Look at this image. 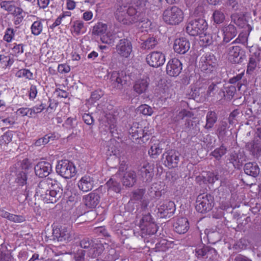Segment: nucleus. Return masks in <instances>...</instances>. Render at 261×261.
<instances>
[{
	"label": "nucleus",
	"mask_w": 261,
	"mask_h": 261,
	"mask_svg": "<svg viewBox=\"0 0 261 261\" xmlns=\"http://www.w3.org/2000/svg\"><path fill=\"white\" fill-rule=\"evenodd\" d=\"M13 1H4L0 3V7L10 13L15 6Z\"/></svg>",
	"instance_id": "obj_50"
},
{
	"label": "nucleus",
	"mask_w": 261,
	"mask_h": 261,
	"mask_svg": "<svg viewBox=\"0 0 261 261\" xmlns=\"http://www.w3.org/2000/svg\"><path fill=\"white\" fill-rule=\"evenodd\" d=\"M221 30L223 34V39L222 42L223 44L229 42L237 34L236 27L231 24L223 27Z\"/></svg>",
	"instance_id": "obj_20"
},
{
	"label": "nucleus",
	"mask_w": 261,
	"mask_h": 261,
	"mask_svg": "<svg viewBox=\"0 0 261 261\" xmlns=\"http://www.w3.org/2000/svg\"><path fill=\"white\" fill-rule=\"evenodd\" d=\"M225 89V92H226V95L229 98H232L236 92V87L232 85L226 87Z\"/></svg>",
	"instance_id": "obj_62"
},
{
	"label": "nucleus",
	"mask_w": 261,
	"mask_h": 261,
	"mask_svg": "<svg viewBox=\"0 0 261 261\" xmlns=\"http://www.w3.org/2000/svg\"><path fill=\"white\" fill-rule=\"evenodd\" d=\"M106 185L108 190H112L116 193H119L121 191L120 184L113 178L110 179Z\"/></svg>",
	"instance_id": "obj_38"
},
{
	"label": "nucleus",
	"mask_w": 261,
	"mask_h": 261,
	"mask_svg": "<svg viewBox=\"0 0 261 261\" xmlns=\"http://www.w3.org/2000/svg\"><path fill=\"white\" fill-rule=\"evenodd\" d=\"M104 244L94 243L93 246L87 251V254L92 258H95L104 251Z\"/></svg>",
	"instance_id": "obj_28"
},
{
	"label": "nucleus",
	"mask_w": 261,
	"mask_h": 261,
	"mask_svg": "<svg viewBox=\"0 0 261 261\" xmlns=\"http://www.w3.org/2000/svg\"><path fill=\"white\" fill-rule=\"evenodd\" d=\"M193 116V114L190 111L183 109L181 110L174 118L175 121H178L180 119H183L185 118H191Z\"/></svg>",
	"instance_id": "obj_43"
},
{
	"label": "nucleus",
	"mask_w": 261,
	"mask_h": 261,
	"mask_svg": "<svg viewBox=\"0 0 261 261\" xmlns=\"http://www.w3.org/2000/svg\"><path fill=\"white\" fill-rule=\"evenodd\" d=\"M221 85V83L211 84L208 86V89L207 90V94L208 95L211 96L212 93H214V92H218L219 91V93L222 92L223 94L225 96V91L222 90L221 87H220Z\"/></svg>",
	"instance_id": "obj_41"
},
{
	"label": "nucleus",
	"mask_w": 261,
	"mask_h": 261,
	"mask_svg": "<svg viewBox=\"0 0 261 261\" xmlns=\"http://www.w3.org/2000/svg\"><path fill=\"white\" fill-rule=\"evenodd\" d=\"M63 193V189L60 184L56 180V183H53L50 189L48 190L46 195L42 199L47 203H54L57 202L61 197Z\"/></svg>",
	"instance_id": "obj_8"
},
{
	"label": "nucleus",
	"mask_w": 261,
	"mask_h": 261,
	"mask_svg": "<svg viewBox=\"0 0 261 261\" xmlns=\"http://www.w3.org/2000/svg\"><path fill=\"white\" fill-rule=\"evenodd\" d=\"M103 91L100 89H97L92 92L91 98L95 101L99 100L103 95Z\"/></svg>",
	"instance_id": "obj_58"
},
{
	"label": "nucleus",
	"mask_w": 261,
	"mask_h": 261,
	"mask_svg": "<svg viewBox=\"0 0 261 261\" xmlns=\"http://www.w3.org/2000/svg\"><path fill=\"white\" fill-rule=\"evenodd\" d=\"M151 223H155L153 221V219L151 217V216L149 213H147V214H145L143 215L142 218L140 221V228H144L145 226H147L149 224Z\"/></svg>",
	"instance_id": "obj_48"
},
{
	"label": "nucleus",
	"mask_w": 261,
	"mask_h": 261,
	"mask_svg": "<svg viewBox=\"0 0 261 261\" xmlns=\"http://www.w3.org/2000/svg\"><path fill=\"white\" fill-rule=\"evenodd\" d=\"M35 174L40 178L47 176L51 171V166L47 162H39L34 168Z\"/></svg>",
	"instance_id": "obj_17"
},
{
	"label": "nucleus",
	"mask_w": 261,
	"mask_h": 261,
	"mask_svg": "<svg viewBox=\"0 0 261 261\" xmlns=\"http://www.w3.org/2000/svg\"><path fill=\"white\" fill-rule=\"evenodd\" d=\"M54 235L60 241H70L72 238V232L70 228L61 227L53 230Z\"/></svg>",
	"instance_id": "obj_18"
},
{
	"label": "nucleus",
	"mask_w": 261,
	"mask_h": 261,
	"mask_svg": "<svg viewBox=\"0 0 261 261\" xmlns=\"http://www.w3.org/2000/svg\"><path fill=\"white\" fill-rule=\"evenodd\" d=\"M175 205L173 201L166 200L161 203L158 212L160 214L161 217L170 218L175 211Z\"/></svg>",
	"instance_id": "obj_15"
},
{
	"label": "nucleus",
	"mask_w": 261,
	"mask_h": 261,
	"mask_svg": "<svg viewBox=\"0 0 261 261\" xmlns=\"http://www.w3.org/2000/svg\"><path fill=\"white\" fill-rule=\"evenodd\" d=\"M8 220L14 223H21L25 220V217L22 215H17L10 213Z\"/></svg>",
	"instance_id": "obj_51"
},
{
	"label": "nucleus",
	"mask_w": 261,
	"mask_h": 261,
	"mask_svg": "<svg viewBox=\"0 0 261 261\" xmlns=\"http://www.w3.org/2000/svg\"><path fill=\"white\" fill-rule=\"evenodd\" d=\"M224 11L225 9L223 7L214 11L213 14V18L214 22L217 24H220L224 22L225 19V15L224 13Z\"/></svg>",
	"instance_id": "obj_33"
},
{
	"label": "nucleus",
	"mask_w": 261,
	"mask_h": 261,
	"mask_svg": "<svg viewBox=\"0 0 261 261\" xmlns=\"http://www.w3.org/2000/svg\"><path fill=\"white\" fill-rule=\"evenodd\" d=\"M86 28L84 26V23L81 20H76L72 23L71 32L76 35H79L80 34H83L86 32Z\"/></svg>",
	"instance_id": "obj_31"
},
{
	"label": "nucleus",
	"mask_w": 261,
	"mask_h": 261,
	"mask_svg": "<svg viewBox=\"0 0 261 261\" xmlns=\"http://www.w3.org/2000/svg\"><path fill=\"white\" fill-rule=\"evenodd\" d=\"M157 44L158 41L154 37H149L143 42L142 47L144 49H150L153 48Z\"/></svg>",
	"instance_id": "obj_45"
},
{
	"label": "nucleus",
	"mask_w": 261,
	"mask_h": 261,
	"mask_svg": "<svg viewBox=\"0 0 261 261\" xmlns=\"http://www.w3.org/2000/svg\"><path fill=\"white\" fill-rule=\"evenodd\" d=\"M147 3V0H137L135 4L137 8L133 6L119 5L115 12V18L123 24L130 25L139 22V28H147L150 25V22L144 17Z\"/></svg>",
	"instance_id": "obj_1"
},
{
	"label": "nucleus",
	"mask_w": 261,
	"mask_h": 261,
	"mask_svg": "<svg viewBox=\"0 0 261 261\" xmlns=\"http://www.w3.org/2000/svg\"><path fill=\"white\" fill-rule=\"evenodd\" d=\"M23 45L22 44H15L12 48V55L15 56H17L19 54L23 53Z\"/></svg>",
	"instance_id": "obj_57"
},
{
	"label": "nucleus",
	"mask_w": 261,
	"mask_h": 261,
	"mask_svg": "<svg viewBox=\"0 0 261 261\" xmlns=\"http://www.w3.org/2000/svg\"><path fill=\"white\" fill-rule=\"evenodd\" d=\"M227 151V148L224 145H222L220 147L216 148L212 152L211 154L215 158L219 160L223 155L226 154Z\"/></svg>",
	"instance_id": "obj_40"
},
{
	"label": "nucleus",
	"mask_w": 261,
	"mask_h": 261,
	"mask_svg": "<svg viewBox=\"0 0 261 261\" xmlns=\"http://www.w3.org/2000/svg\"><path fill=\"white\" fill-rule=\"evenodd\" d=\"M14 36V31L12 29H7L6 32L4 36V39L8 42H10Z\"/></svg>",
	"instance_id": "obj_64"
},
{
	"label": "nucleus",
	"mask_w": 261,
	"mask_h": 261,
	"mask_svg": "<svg viewBox=\"0 0 261 261\" xmlns=\"http://www.w3.org/2000/svg\"><path fill=\"white\" fill-rule=\"evenodd\" d=\"M228 174L227 170L222 168L218 169L215 172H211L207 176V181L209 183L213 184L216 181L222 180L224 176Z\"/></svg>",
	"instance_id": "obj_26"
},
{
	"label": "nucleus",
	"mask_w": 261,
	"mask_h": 261,
	"mask_svg": "<svg viewBox=\"0 0 261 261\" xmlns=\"http://www.w3.org/2000/svg\"><path fill=\"white\" fill-rule=\"evenodd\" d=\"M94 243L93 240L88 238H85L81 241L80 244L82 248L88 250L93 246Z\"/></svg>",
	"instance_id": "obj_49"
},
{
	"label": "nucleus",
	"mask_w": 261,
	"mask_h": 261,
	"mask_svg": "<svg viewBox=\"0 0 261 261\" xmlns=\"http://www.w3.org/2000/svg\"><path fill=\"white\" fill-rule=\"evenodd\" d=\"M214 205V197L207 193L200 194L197 197L195 208L200 213L210 211Z\"/></svg>",
	"instance_id": "obj_3"
},
{
	"label": "nucleus",
	"mask_w": 261,
	"mask_h": 261,
	"mask_svg": "<svg viewBox=\"0 0 261 261\" xmlns=\"http://www.w3.org/2000/svg\"><path fill=\"white\" fill-rule=\"evenodd\" d=\"M31 29L32 34L37 36L41 34L43 29V24L41 21H36L33 22Z\"/></svg>",
	"instance_id": "obj_42"
},
{
	"label": "nucleus",
	"mask_w": 261,
	"mask_h": 261,
	"mask_svg": "<svg viewBox=\"0 0 261 261\" xmlns=\"http://www.w3.org/2000/svg\"><path fill=\"white\" fill-rule=\"evenodd\" d=\"M100 196L95 192H92L83 197V202L88 208H95L99 202Z\"/></svg>",
	"instance_id": "obj_19"
},
{
	"label": "nucleus",
	"mask_w": 261,
	"mask_h": 261,
	"mask_svg": "<svg viewBox=\"0 0 261 261\" xmlns=\"http://www.w3.org/2000/svg\"><path fill=\"white\" fill-rule=\"evenodd\" d=\"M141 230L142 231V233L152 235L155 234L158 230V226L155 223H151L145 226L144 228H141Z\"/></svg>",
	"instance_id": "obj_39"
},
{
	"label": "nucleus",
	"mask_w": 261,
	"mask_h": 261,
	"mask_svg": "<svg viewBox=\"0 0 261 261\" xmlns=\"http://www.w3.org/2000/svg\"><path fill=\"white\" fill-rule=\"evenodd\" d=\"M190 48V43L187 38L182 37L175 40L173 49L176 53L185 54L189 50Z\"/></svg>",
	"instance_id": "obj_16"
},
{
	"label": "nucleus",
	"mask_w": 261,
	"mask_h": 261,
	"mask_svg": "<svg viewBox=\"0 0 261 261\" xmlns=\"http://www.w3.org/2000/svg\"><path fill=\"white\" fill-rule=\"evenodd\" d=\"M162 152V149L160 148L159 144H154L152 145L148 151V153L152 158L160 154Z\"/></svg>",
	"instance_id": "obj_52"
},
{
	"label": "nucleus",
	"mask_w": 261,
	"mask_h": 261,
	"mask_svg": "<svg viewBox=\"0 0 261 261\" xmlns=\"http://www.w3.org/2000/svg\"><path fill=\"white\" fill-rule=\"evenodd\" d=\"M137 175L135 171L129 170L126 172L122 178L123 186L127 187H133L136 182Z\"/></svg>",
	"instance_id": "obj_25"
},
{
	"label": "nucleus",
	"mask_w": 261,
	"mask_h": 261,
	"mask_svg": "<svg viewBox=\"0 0 261 261\" xmlns=\"http://www.w3.org/2000/svg\"><path fill=\"white\" fill-rule=\"evenodd\" d=\"M227 127L228 124L226 121H221L219 123L217 130V134L219 137H223L225 136Z\"/></svg>",
	"instance_id": "obj_46"
},
{
	"label": "nucleus",
	"mask_w": 261,
	"mask_h": 261,
	"mask_svg": "<svg viewBox=\"0 0 261 261\" xmlns=\"http://www.w3.org/2000/svg\"><path fill=\"white\" fill-rule=\"evenodd\" d=\"M245 173L253 177H256L259 173V168L255 163H248L244 166Z\"/></svg>",
	"instance_id": "obj_29"
},
{
	"label": "nucleus",
	"mask_w": 261,
	"mask_h": 261,
	"mask_svg": "<svg viewBox=\"0 0 261 261\" xmlns=\"http://www.w3.org/2000/svg\"><path fill=\"white\" fill-rule=\"evenodd\" d=\"M53 183H56V180L49 178L40 181L36 189L35 197L42 200Z\"/></svg>",
	"instance_id": "obj_13"
},
{
	"label": "nucleus",
	"mask_w": 261,
	"mask_h": 261,
	"mask_svg": "<svg viewBox=\"0 0 261 261\" xmlns=\"http://www.w3.org/2000/svg\"><path fill=\"white\" fill-rule=\"evenodd\" d=\"M104 248L105 261H115L118 258V255L114 248L106 243L104 244Z\"/></svg>",
	"instance_id": "obj_27"
},
{
	"label": "nucleus",
	"mask_w": 261,
	"mask_h": 261,
	"mask_svg": "<svg viewBox=\"0 0 261 261\" xmlns=\"http://www.w3.org/2000/svg\"><path fill=\"white\" fill-rule=\"evenodd\" d=\"M57 173L65 178H71L76 173V170L72 162L68 160H61L56 166Z\"/></svg>",
	"instance_id": "obj_4"
},
{
	"label": "nucleus",
	"mask_w": 261,
	"mask_h": 261,
	"mask_svg": "<svg viewBox=\"0 0 261 261\" xmlns=\"http://www.w3.org/2000/svg\"><path fill=\"white\" fill-rule=\"evenodd\" d=\"M149 83L146 79L138 80L134 85V91L139 94L146 92L148 87Z\"/></svg>",
	"instance_id": "obj_30"
},
{
	"label": "nucleus",
	"mask_w": 261,
	"mask_h": 261,
	"mask_svg": "<svg viewBox=\"0 0 261 261\" xmlns=\"http://www.w3.org/2000/svg\"><path fill=\"white\" fill-rule=\"evenodd\" d=\"M58 70L61 74H65L70 71V67L66 64H59L58 67Z\"/></svg>",
	"instance_id": "obj_61"
},
{
	"label": "nucleus",
	"mask_w": 261,
	"mask_h": 261,
	"mask_svg": "<svg viewBox=\"0 0 261 261\" xmlns=\"http://www.w3.org/2000/svg\"><path fill=\"white\" fill-rule=\"evenodd\" d=\"M134 124L129 129V133L132 135L134 139H138L144 137V131L142 127Z\"/></svg>",
	"instance_id": "obj_35"
},
{
	"label": "nucleus",
	"mask_w": 261,
	"mask_h": 261,
	"mask_svg": "<svg viewBox=\"0 0 261 261\" xmlns=\"http://www.w3.org/2000/svg\"><path fill=\"white\" fill-rule=\"evenodd\" d=\"M182 65L181 62L177 58L170 60L166 66L167 74L172 77H177L181 73Z\"/></svg>",
	"instance_id": "obj_12"
},
{
	"label": "nucleus",
	"mask_w": 261,
	"mask_h": 261,
	"mask_svg": "<svg viewBox=\"0 0 261 261\" xmlns=\"http://www.w3.org/2000/svg\"><path fill=\"white\" fill-rule=\"evenodd\" d=\"M27 179V174L25 172H22L17 175V181L22 186L26 184Z\"/></svg>",
	"instance_id": "obj_63"
},
{
	"label": "nucleus",
	"mask_w": 261,
	"mask_h": 261,
	"mask_svg": "<svg viewBox=\"0 0 261 261\" xmlns=\"http://www.w3.org/2000/svg\"><path fill=\"white\" fill-rule=\"evenodd\" d=\"M217 115L214 111H208L206 114V122L204 127L206 129L212 128L217 121Z\"/></svg>",
	"instance_id": "obj_32"
},
{
	"label": "nucleus",
	"mask_w": 261,
	"mask_h": 261,
	"mask_svg": "<svg viewBox=\"0 0 261 261\" xmlns=\"http://www.w3.org/2000/svg\"><path fill=\"white\" fill-rule=\"evenodd\" d=\"M247 247V241L245 239H240L234 245L236 249L244 250Z\"/></svg>",
	"instance_id": "obj_59"
},
{
	"label": "nucleus",
	"mask_w": 261,
	"mask_h": 261,
	"mask_svg": "<svg viewBox=\"0 0 261 261\" xmlns=\"http://www.w3.org/2000/svg\"><path fill=\"white\" fill-rule=\"evenodd\" d=\"M152 169L149 165H144L140 170L142 177L146 181L151 180L152 177Z\"/></svg>",
	"instance_id": "obj_36"
},
{
	"label": "nucleus",
	"mask_w": 261,
	"mask_h": 261,
	"mask_svg": "<svg viewBox=\"0 0 261 261\" xmlns=\"http://www.w3.org/2000/svg\"><path fill=\"white\" fill-rule=\"evenodd\" d=\"M240 36L226 46V53L228 60L232 63L239 64L242 62L243 58L241 54V47L234 44L240 43Z\"/></svg>",
	"instance_id": "obj_5"
},
{
	"label": "nucleus",
	"mask_w": 261,
	"mask_h": 261,
	"mask_svg": "<svg viewBox=\"0 0 261 261\" xmlns=\"http://www.w3.org/2000/svg\"><path fill=\"white\" fill-rule=\"evenodd\" d=\"M145 193V190L137 189L133 192V198L136 200H139L142 199Z\"/></svg>",
	"instance_id": "obj_60"
},
{
	"label": "nucleus",
	"mask_w": 261,
	"mask_h": 261,
	"mask_svg": "<svg viewBox=\"0 0 261 261\" xmlns=\"http://www.w3.org/2000/svg\"><path fill=\"white\" fill-rule=\"evenodd\" d=\"M116 51L121 57L128 58L133 50L131 42L126 39L119 40L116 46Z\"/></svg>",
	"instance_id": "obj_11"
},
{
	"label": "nucleus",
	"mask_w": 261,
	"mask_h": 261,
	"mask_svg": "<svg viewBox=\"0 0 261 261\" xmlns=\"http://www.w3.org/2000/svg\"><path fill=\"white\" fill-rule=\"evenodd\" d=\"M107 30V24L99 22L94 26L92 34L95 35H103L106 33Z\"/></svg>",
	"instance_id": "obj_37"
},
{
	"label": "nucleus",
	"mask_w": 261,
	"mask_h": 261,
	"mask_svg": "<svg viewBox=\"0 0 261 261\" xmlns=\"http://www.w3.org/2000/svg\"><path fill=\"white\" fill-rule=\"evenodd\" d=\"M140 112L144 115L151 116L153 113L151 107L147 105H142L139 107Z\"/></svg>",
	"instance_id": "obj_54"
},
{
	"label": "nucleus",
	"mask_w": 261,
	"mask_h": 261,
	"mask_svg": "<svg viewBox=\"0 0 261 261\" xmlns=\"http://www.w3.org/2000/svg\"><path fill=\"white\" fill-rule=\"evenodd\" d=\"M65 194L68 196L67 202L75 204L81 201V196L77 190L71 189L69 191H66Z\"/></svg>",
	"instance_id": "obj_34"
},
{
	"label": "nucleus",
	"mask_w": 261,
	"mask_h": 261,
	"mask_svg": "<svg viewBox=\"0 0 261 261\" xmlns=\"http://www.w3.org/2000/svg\"><path fill=\"white\" fill-rule=\"evenodd\" d=\"M127 76L124 71H113L112 72L110 81L113 88L121 90L123 85L126 84Z\"/></svg>",
	"instance_id": "obj_10"
},
{
	"label": "nucleus",
	"mask_w": 261,
	"mask_h": 261,
	"mask_svg": "<svg viewBox=\"0 0 261 261\" xmlns=\"http://www.w3.org/2000/svg\"><path fill=\"white\" fill-rule=\"evenodd\" d=\"M146 60L150 66L158 67L165 63V56L160 51H153L146 56Z\"/></svg>",
	"instance_id": "obj_14"
},
{
	"label": "nucleus",
	"mask_w": 261,
	"mask_h": 261,
	"mask_svg": "<svg viewBox=\"0 0 261 261\" xmlns=\"http://www.w3.org/2000/svg\"><path fill=\"white\" fill-rule=\"evenodd\" d=\"M165 164L169 168H174L177 166L179 160V153L174 150H171L166 152Z\"/></svg>",
	"instance_id": "obj_21"
},
{
	"label": "nucleus",
	"mask_w": 261,
	"mask_h": 261,
	"mask_svg": "<svg viewBox=\"0 0 261 261\" xmlns=\"http://www.w3.org/2000/svg\"><path fill=\"white\" fill-rule=\"evenodd\" d=\"M229 161L235 168L240 169L246 161V156L243 153L232 152L230 154Z\"/></svg>",
	"instance_id": "obj_24"
},
{
	"label": "nucleus",
	"mask_w": 261,
	"mask_h": 261,
	"mask_svg": "<svg viewBox=\"0 0 261 261\" xmlns=\"http://www.w3.org/2000/svg\"><path fill=\"white\" fill-rule=\"evenodd\" d=\"M174 230L179 234L186 233L189 228V224L187 218H178L174 223Z\"/></svg>",
	"instance_id": "obj_22"
},
{
	"label": "nucleus",
	"mask_w": 261,
	"mask_h": 261,
	"mask_svg": "<svg viewBox=\"0 0 261 261\" xmlns=\"http://www.w3.org/2000/svg\"><path fill=\"white\" fill-rule=\"evenodd\" d=\"M257 65V60L255 57H251L247 65V73L251 74L255 70Z\"/></svg>",
	"instance_id": "obj_47"
},
{
	"label": "nucleus",
	"mask_w": 261,
	"mask_h": 261,
	"mask_svg": "<svg viewBox=\"0 0 261 261\" xmlns=\"http://www.w3.org/2000/svg\"><path fill=\"white\" fill-rule=\"evenodd\" d=\"M14 60L11 56L0 55V62L6 68L10 67L14 63Z\"/></svg>",
	"instance_id": "obj_44"
},
{
	"label": "nucleus",
	"mask_w": 261,
	"mask_h": 261,
	"mask_svg": "<svg viewBox=\"0 0 261 261\" xmlns=\"http://www.w3.org/2000/svg\"><path fill=\"white\" fill-rule=\"evenodd\" d=\"M94 180L89 176L85 175L82 177L77 182V186L80 190L83 192H88L92 189Z\"/></svg>",
	"instance_id": "obj_23"
},
{
	"label": "nucleus",
	"mask_w": 261,
	"mask_h": 261,
	"mask_svg": "<svg viewBox=\"0 0 261 261\" xmlns=\"http://www.w3.org/2000/svg\"><path fill=\"white\" fill-rule=\"evenodd\" d=\"M183 12L176 6H172L166 9L163 14V20L168 24H178L183 20Z\"/></svg>",
	"instance_id": "obj_2"
},
{
	"label": "nucleus",
	"mask_w": 261,
	"mask_h": 261,
	"mask_svg": "<svg viewBox=\"0 0 261 261\" xmlns=\"http://www.w3.org/2000/svg\"><path fill=\"white\" fill-rule=\"evenodd\" d=\"M12 138V134L7 132L0 137V145H6L11 142Z\"/></svg>",
	"instance_id": "obj_53"
},
{
	"label": "nucleus",
	"mask_w": 261,
	"mask_h": 261,
	"mask_svg": "<svg viewBox=\"0 0 261 261\" xmlns=\"http://www.w3.org/2000/svg\"><path fill=\"white\" fill-rule=\"evenodd\" d=\"M195 255L199 259L205 258L213 260L217 257V252L214 248L203 245L195 249Z\"/></svg>",
	"instance_id": "obj_9"
},
{
	"label": "nucleus",
	"mask_w": 261,
	"mask_h": 261,
	"mask_svg": "<svg viewBox=\"0 0 261 261\" xmlns=\"http://www.w3.org/2000/svg\"><path fill=\"white\" fill-rule=\"evenodd\" d=\"M205 20L202 18L190 21L187 25V32L191 36H195L202 34L207 29Z\"/></svg>",
	"instance_id": "obj_6"
},
{
	"label": "nucleus",
	"mask_w": 261,
	"mask_h": 261,
	"mask_svg": "<svg viewBox=\"0 0 261 261\" xmlns=\"http://www.w3.org/2000/svg\"><path fill=\"white\" fill-rule=\"evenodd\" d=\"M201 41L205 43V45H209L212 44L213 42L212 36L211 34H200Z\"/></svg>",
	"instance_id": "obj_56"
},
{
	"label": "nucleus",
	"mask_w": 261,
	"mask_h": 261,
	"mask_svg": "<svg viewBox=\"0 0 261 261\" xmlns=\"http://www.w3.org/2000/svg\"><path fill=\"white\" fill-rule=\"evenodd\" d=\"M244 74V72H242L241 73L237 74L236 76H234L233 77L229 79V83L231 84H236V83H238L237 87H238V90H240L241 88L242 85V84H240V82H239L242 79Z\"/></svg>",
	"instance_id": "obj_55"
},
{
	"label": "nucleus",
	"mask_w": 261,
	"mask_h": 261,
	"mask_svg": "<svg viewBox=\"0 0 261 261\" xmlns=\"http://www.w3.org/2000/svg\"><path fill=\"white\" fill-rule=\"evenodd\" d=\"M199 66L201 71L203 73H212L217 66V59L214 55L206 54L201 58Z\"/></svg>",
	"instance_id": "obj_7"
}]
</instances>
